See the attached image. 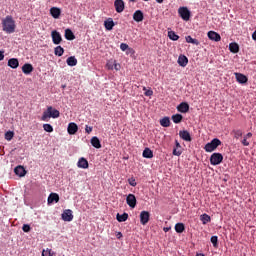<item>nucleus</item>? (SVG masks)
Returning a JSON list of instances; mask_svg holds the SVG:
<instances>
[{"label":"nucleus","instance_id":"1","mask_svg":"<svg viewBox=\"0 0 256 256\" xmlns=\"http://www.w3.org/2000/svg\"><path fill=\"white\" fill-rule=\"evenodd\" d=\"M16 27L13 16H6L5 19L2 20V29L5 33H15Z\"/></svg>","mask_w":256,"mask_h":256},{"label":"nucleus","instance_id":"2","mask_svg":"<svg viewBox=\"0 0 256 256\" xmlns=\"http://www.w3.org/2000/svg\"><path fill=\"white\" fill-rule=\"evenodd\" d=\"M61 113L57 109H53V106H48L47 111L43 112L42 121H48V119H57L59 118Z\"/></svg>","mask_w":256,"mask_h":256},{"label":"nucleus","instance_id":"3","mask_svg":"<svg viewBox=\"0 0 256 256\" xmlns=\"http://www.w3.org/2000/svg\"><path fill=\"white\" fill-rule=\"evenodd\" d=\"M219 145H221V140H219V138H214L204 146V151H206V153H213Z\"/></svg>","mask_w":256,"mask_h":256},{"label":"nucleus","instance_id":"4","mask_svg":"<svg viewBox=\"0 0 256 256\" xmlns=\"http://www.w3.org/2000/svg\"><path fill=\"white\" fill-rule=\"evenodd\" d=\"M178 13L183 21H189L191 19V11L187 7H180Z\"/></svg>","mask_w":256,"mask_h":256},{"label":"nucleus","instance_id":"5","mask_svg":"<svg viewBox=\"0 0 256 256\" xmlns=\"http://www.w3.org/2000/svg\"><path fill=\"white\" fill-rule=\"evenodd\" d=\"M211 165H221L223 163V154L221 153H213L210 156Z\"/></svg>","mask_w":256,"mask_h":256},{"label":"nucleus","instance_id":"6","mask_svg":"<svg viewBox=\"0 0 256 256\" xmlns=\"http://www.w3.org/2000/svg\"><path fill=\"white\" fill-rule=\"evenodd\" d=\"M52 42L54 45L61 44V41H63V38L61 37V33H59L57 30H53L51 32Z\"/></svg>","mask_w":256,"mask_h":256},{"label":"nucleus","instance_id":"7","mask_svg":"<svg viewBox=\"0 0 256 256\" xmlns=\"http://www.w3.org/2000/svg\"><path fill=\"white\" fill-rule=\"evenodd\" d=\"M114 7L117 13H123L125 11V2L123 0H115Z\"/></svg>","mask_w":256,"mask_h":256},{"label":"nucleus","instance_id":"8","mask_svg":"<svg viewBox=\"0 0 256 256\" xmlns=\"http://www.w3.org/2000/svg\"><path fill=\"white\" fill-rule=\"evenodd\" d=\"M151 217V214L149 211H142L140 213V223L141 225H147L149 223V219Z\"/></svg>","mask_w":256,"mask_h":256},{"label":"nucleus","instance_id":"9","mask_svg":"<svg viewBox=\"0 0 256 256\" xmlns=\"http://www.w3.org/2000/svg\"><path fill=\"white\" fill-rule=\"evenodd\" d=\"M126 203L131 207V209H135V207H137V198L133 194H129L126 197Z\"/></svg>","mask_w":256,"mask_h":256},{"label":"nucleus","instance_id":"10","mask_svg":"<svg viewBox=\"0 0 256 256\" xmlns=\"http://www.w3.org/2000/svg\"><path fill=\"white\" fill-rule=\"evenodd\" d=\"M133 19L136 21V23H141L143 19H145V16L143 15V11L141 10H136L133 14Z\"/></svg>","mask_w":256,"mask_h":256},{"label":"nucleus","instance_id":"11","mask_svg":"<svg viewBox=\"0 0 256 256\" xmlns=\"http://www.w3.org/2000/svg\"><path fill=\"white\" fill-rule=\"evenodd\" d=\"M63 221L70 222L73 219V211L71 209L64 210L62 213Z\"/></svg>","mask_w":256,"mask_h":256},{"label":"nucleus","instance_id":"12","mask_svg":"<svg viewBox=\"0 0 256 256\" xmlns=\"http://www.w3.org/2000/svg\"><path fill=\"white\" fill-rule=\"evenodd\" d=\"M208 38L210 39V41H216V42L221 41V35L215 31H209Z\"/></svg>","mask_w":256,"mask_h":256},{"label":"nucleus","instance_id":"13","mask_svg":"<svg viewBox=\"0 0 256 256\" xmlns=\"http://www.w3.org/2000/svg\"><path fill=\"white\" fill-rule=\"evenodd\" d=\"M179 137H181L183 141H188V142L192 141L191 134L187 130H180Z\"/></svg>","mask_w":256,"mask_h":256},{"label":"nucleus","instance_id":"14","mask_svg":"<svg viewBox=\"0 0 256 256\" xmlns=\"http://www.w3.org/2000/svg\"><path fill=\"white\" fill-rule=\"evenodd\" d=\"M104 27L106 31H113V27H115V22L113 21V18H108L106 21H104Z\"/></svg>","mask_w":256,"mask_h":256},{"label":"nucleus","instance_id":"15","mask_svg":"<svg viewBox=\"0 0 256 256\" xmlns=\"http://www.w3.org/2000/svg\"><path fill=\"white\" fill-rule=\"evenodd\" d=\"M33 65L26 63L22 66V72L24 73V75H31V73H33Z\"/></svg>","mask_w":256,"mask_h":256},{"label":"nucleus","instance_id":"16","mask_svg":"<svg viewBox=\"0 0 256 256\" xmlns=\"http://www.w3.org/2000/svg\"><path fill=\"white\" fill-rule=\"evenodd\" d=\"M79 131V126L75 124V122H71L68 124V133L69 135H75Z\"/></svg>","mask_w":256,"mask_h":256},{"label":"nucleus","instance_id":"17","mask_svg":"<svg viewBox=\"0 0 256 256\" xmlns=\"http://www.w3.org/2000/svg\"><path fill=\"white\" fill-rule=\"evenodd\" d=\"M251 137H253V133L251 132H248L246 135L243 136L241 143L244 147H249V145H251V142H249V139H251Z\"/></svg>","mask_w":256,"mask_h":256},{"label":"nucleus","instance_id":"18","mask_svg":"<svg viewBox=\"0 0 256 256\" xmlns=\"http://www.w3.org/2000/svg\"><path fill=\"white\" fill-rule=\"evenodd\" d=\"M77 167H79V169H89V162L82 157L78 160Z\"/></svg>","mask_w":256,"mask_h":256},{"label":"nucleus","instance_id":"19","mask_svg":"<svg viewBox=\"0 0 256 256\" xmlns=\"http://www.w3.org/2000/svg\"><path fill=\"white\" fill-rule=\"evenodd\" d=\"M48 205H51L53 203H59V194L57 193H51L49 196H48Z\"/></svg>","mask_w":256,"mask_h":256},{"label":"nucleus","instance_id":"20","mask_svg":"<svg viewBox=\"0 0 256 256\" xmlns=\"http://www.w3.org/2000/svg\"><path fill=\"white\" fill-rule=\"evenodd\" d=\"M50 15L54 18V19H59V17H61V9L57 8V7H52L50 9Z\"/></svg>","mask_w":256,"mask_h":256},{"label":"nucleus","instance_id":"21","mask_svg":"<svg viewBox=\"0 0 256 256\" xmlns=\"http://www.w3.org/2000/svg\"><path fill=\"white\" fill-rule=\"evenodd\" d=\"M188 63H189V59L187 58V56L180 55L178 57V65H180V67H187Z\"/></svg>","mask_w":256,"mask_h":256},{"label":"nucleus","instance_id":"22","mask_svg":"<svg viewBox=\"0 0 256 256\" xmlns=\"http://www.w3.org/2000/svg\"><path fill=\"white\" fill-rule=\"evenodd\" d=\"M235 77H236V81L238 83H241L242 85L247 83V81H248L247 76H245L244 74H241V73H235Z\"/></svg>","mask_w":256,"mask_h":256},{"label":"nucleus","instance_id":"23","mask_svg":"<svg viewBox=\"0 0 256 256\" xmlns=\"http://www.w3.org/2000/svg\"><path fill=\"white\" fill-rule=\"evenodd\" d=\"M90 143L92 147H95V149H101V141L97 136H93L90 140Z\"/></svg>","mask_w":256,"mask_h":256},{"label":"nucleus","instance_id":"24","mask_svg":"<svg viewBox=\"0 0 256 256\" xmlns=\"http://www.w3.org/2000/svg\"><path fill=\"white\" fill-rule=\"evenodd\" d=\"M15 175H18V177H25L27 171H25V168L23 166H17L14 169Z\"/></svg>","mask_w":256,"mask_h":256},{"label":"nucleus","instance_id":"25","mask_svg":"<svg viewBox=\"0 0 256 256\" xmlns=\"http://www.w3.org/2000/svg\"><path fill=\"white\" fill-rule=\"evenodd\" d=\"M179 113H187L189 111V104L186 102H182L177 107Z\"/></svg>","mask_w":256,"mask_h":256},{"label":"nucleus","instance_id":"26","mask_svg":"<svg viewBox=\"0 0 256 256\" xmlns=\"http://www.w3.org/2000/svg\"><path fill=\"white\" fill-rule=\"evenodd\" d=\"M8 67H11V69H17V67H19V60L17 58L9 59Z\"/></svg>","mask_w":256,"mask_h":256},{"label":"nucleus","instance_id":"27","mask_svg":"<svg viewBox=\"0 0 256 256\" xmlns=\"http://www.w3.org/2000/svg\"><path fill=\"white\" fill-rule=\"evenodd\" d=\"M116 219L119 223H125V221H127V219H129V214H127L126 212H124L123 214H117L116 215Z\"/></svg>","mask_w":256,"mask_h":256},{"label":"nucleus","instance_id":"28","mask_svg":"<svg viewBox=\"0 0 256 256\" xmlns=\"http://www.w3.org/2000/svg\"><path fill=\"white\" fill-rule=\"evenodd\" d=\"M65 39H67V41H73L75 39V34H73V31H71V29L65 30Z\"/></svg>","mask_w":256,"mask_h":256},{"label":"nucleus","instance_id":"29","mask_svg":"<svg viewBox=\"0 0 256 256\" xmlns=\"http://www.w3.org/2000/svg\"><path fill=\"white\" fill-rule=\"evenodd\" d=\"M66 63L69 67H75V65H77V58L70 56L67 58Z\"/></svg>","mask_w":256,"mask_h":256},{"label":"nucleus","instance_id":"30","mask_svg":"<svg viewBox=\"0 0 256 256\" xmlns=\"http://www.w3.org/2000/svg\"><path fill=\"white\" fill-rule=\"evenodd\" d=\"M142 157H144V159H153V152L149 148H145Z\"/></svg>","mask_w":256,"mask_h":256},{"label":"nucleus","instance_id":"31","mask_svg":"<svg viewBox=\"0 0 256 256\" xmlns=\"http://www.w3.org/2000/svg\"><path fill=\"white\" fill-rule=\"evenodd\" d=\"M229 51L231 53H239V44L232 42L229 44Z\"/></svg>","mask_w":256,"mask_h":256},{"label":"nucleus","instance_id":"32","mask_svg":"<svg viewBox=\"0 0 256 256\" xmlns=\"http://www.w3.org/2000/svg\"><path fill=\"white\" fill-rule=\"evenodd\" d=\"M160 125L161 127H171V120L169 117H164L160 119Z\"/></svg>","mask_w":256,"mask_h":256},{"label":"nucleus","instance_id":"33","mask_svg":"<svg viewBox=\"0 0 256 256\" xmlns=\"http://www.w3.org/2000/svg\"><path fill=\"white\" fill-rule=\"evenodd\" d=\"M200 221L203 225H207V223H211V216H209L208 214H202L200 216Z\"/></svg>","mask_w":256,"mask_h":256},{"label":"nucleus","instance_id":"34","mask_svg":"<svg viewBox=\"0 0 256 256\" xmlns=\"http://www.w3.org/2000/svg\"><path fill=\"white\" fill-rule=\"evenodd\" d=\"M63 53H65V49H63V47H61V46H57V47L54 49V54H55L57 57H63Z\"/></svg>","mask_w":256,"mask_h":256},{"label":"nucleus","instance_id":"35","mask_svg":"<svg viewBox=\"0 0 256 256\" xmlns=\"http://www.w3.org/2000/svg\"><path fill=\"white\" fill-rule=\"evenodd\" d=\"M172 121L173 123H176V124L181 123V121H183V115L181 114L172 115Z\"/></svg>","mask_w":256,"mask_h":256},{"label":"nucleus","instance_id":"36","mask_svg":"<svg viewBox=\"0 0 256 256\" xmlns=\"http://www.w3.org/2000/svg\"><path fill=\"white\" fill-rule=\"evenodd\" d=\"M175 231H176V233H183V231H185V224L177 223L175 225Z\"/></svg>","mask_w":256,"mask_h":256},{"label":"nucleus","instance_id":"37","mask_svg":"<svg viewBox=\"0 0 256 256\" xmlns=\"http://www.w3.org/2000/svg\"><path fill=\"white\" fill-rule=\"evenodd\" d=\"M168 37L171 39V41H179V35H177L175 31H169Z\"/></svg>","mask_w":256,"mask_h":256},{"label":"nucleus","instance_id":"38","mask_svg":"<svg viewBox=\"0 0 256 256\" xmlns=\"http://www.w3.org/2000/svg\"><path fill=\"white\" fill-rule=\"evenodd\" d=\"M186 43H192V45H199V40L191 36H186Z\"/></svg>","mask_w":256,"mask_h":256},{"label":"nucleus","instance_id":"39","mask_svg":"<svg viewBox=\"0 0 256 256\" xmlns=\"http://www.w3.org/2000/svg\"><path fill=\"white\" fill-rule=\"evenodd\" d=\"M232 134H234V139H239L240 137H243V131L240 129L233 130Z\"/></svg>","mask_w":256,"mask_h":256},{"label":"nucleus","instance_id":"40","mask_svg":"<svg viewBox=\"0 0 256 256\" xmlns=\"http://www.w3.org/2000/svg\"><path fill=\"white\" fill-rule=\"evenodd\" d=\"M213 247L217 248L219 247V238L217 236H212L210 239Z\"/></svg>","mask_w":256,"mask_h":256},{"label":"nucleus","instance_id":"41","mask_svg":"<svg viewBox=\"0 0 256 256\" xmlns=\"http://www.w3.org/2000/svg\"><path fill=\"white\" fill-rule=\"evenodd\" d=\"M114 65H115V60H109L106 63V69H108L109 71H113Z\"/></svg>","mask_w":256,"mask_h":256},{"label":"nucleus","instance_id":"42","mask_svg":"<svg viewBox=\"0 0 256 256\" xmlns=\"http://www.w3.org/2000/svg\"><path fill=\"white\" fill-rule=\"evenodd\" d=\"M43 129L46 133H53V126L51 124H44Z\"/></svg>","mask_w":256,"mask_h":256},{"label":"nucleus","instance_id":"43","mask_svg":"<svg viewBox=\"0 0 256 256\" xmlns=\"http://www.w3.org/2000/svg\"><path fill=\"white\" fill-rule=\"evenodd\" d=\"M15 133H13L12 131H8L5 133V139L6 141H11V139H13Z\"/></svg>","mask_w":256,"mask_h":256},{"label":"nucleus","instance_id":"44","mask_svg":"<svg viewBox=\"0 0 256 256\" xmlns=\"http://www.w3.org/2000/svg\"><path fill=\"white\" fill-rule=\"evenodd\" d=\"M172 153L176 157H180V155L183 153V151H181V148H174Z\"/></svg>","mask_w":256,"mask_h":256},{"label":"nucleus","instance_id":"45","mask_svg":"<svg viewBox=\"0 0 256 256\" xmlns=\"http://www.w3.org/2000/svg\"><path fill=\"white\" fill-rule=\"evenodd\" d=\"M128 183L129 185H131V187H137V182L135 181V178H129L128 179Z\"/></svg>","mask_w":256,"mask_h":256},{"label":"nucleus","instance_id":"46","mask_svg":"<svg viewBox=\"0 0 256 256\" xmlns=\"http://www.w3.org/2000/svg\"><path fill=\"white\" fill-rule=\"evenodd\" d=\"M42 256H53V252L51 249H47L46 251H42Z\"/></svg>","mask_w":256,"mask_h":256},{"label":"nucleus","instance_id":"47","mask_svg":"<svg viewBox=\"0 0 256 256\" xmlns=\"http://www.w3.org/2000/svg\"><path fill=\"white\" fill-rule=\"evenodd\" d=\"M22 230L24 231V233H29V231H31V226L28 224H24Z\"/></svg>","mask_w":256,"mask_h":256},{"label":"nucleus","instance_id":"48","mask_svg":"<svg viewBox=\"0 0 256 256\" xmlns=\"http://www.w3.org/2000/svg\"><path fill=\"white\" fill-rule=\"evenodd\" d=\"M120 49H121V51H127V49H129V45H127L125 43H121L120 44Z\"/></svg>","mask_w":256,"mask_h":256},{"label":"nucleus","instance_id":"49","mask_svg":"<svg viewBox=\"0 0 256 256\" xmlns=\"http://www.w3.org/2000/svg\"><path fill=\"white\" fill-rule=\"evenodd\" d=\"M114 69L115 71H120L121 70V64L117 63V61L114 62Z\"/></svg>","mask_w":256,"mask_h":256},{"label":"nucleus","instance_id":"50","mask_svg":"<svg viewBox=\"0 0 256 256\" xmlns=\"http://www.w3.org/2000/svg\"><path fill=\"white\" fill-rule=\"evenodd\" d=\"M92 131H93V127L86 125L85 132L88 133V135H89L90 133H92Z\"/></svg>","mask_w":256,"mask_h":256},{"label":"nucleus","instance_id":"51","mask_svg":"<svg viewBox=\"0 0 256 256\" xmlns=\"http://www.w3.org/2000/svg\"><path fill=\"white\" fill-rule=\"evenodd\" d=\"M144 95H145L146 97H151V96L153 95V90H147V91L144 93Z\"/></svg>","mask_w":256,"mask_h":256},{"label":"nucleus","instance_id":"52","mask_svg":"<svg viewBox=\"0 0 256 256\" xmlns=\"http://www.w3.org/2000/svg\"><path fill=\"white\" fill-rule=\"evenodd\" d=\"M116 237H117V239H122L123 238V233L117 232Z\"/></svg>","mask_w":256,"mask_h":256},{"label":"nucleus","instance_id":"53","mask_svg":"<svg viewBox=\"0 0 256 256\" xmlns=\"http://www.w3.org/2000/svg\"><path fill=\"white\" fill-rule=\"evenodd\" d=\"M175 148H177V149H181V144L179 143V141H175Z\"/></svg>","mask_w":256,"mask_h":256},{"label":"nucleus","instance_id":"54","mask_svg":"<svg viewBox=\"0 0 256 256\" xmlns=\"http://www.w3.org/2000/svg\"><path fill=\"white\" fill-rule=\"evenodd\" d=\"M163 231L164 233H168V231H171V227H164Z\"/></svg>","mask_w":256,"mask_h":256},{"label":"nucleus","instance_id":"55","mask_svg":"<svg viewBox=\"0 0 256 256\" xmlns=\"http://www.w3.org/2000/svg\"><path fill=\"white\" fill-rule=\"evenodd\" d=\"M3 59H5V55L2 51H0V61H3Z\"/></svg>","mask_w":256,"mask_h":256},{"label":"nucleus","instance_id":"56","mask_svg":"<svg viewBox=\"0 0 256 256\" xmlns=\"http://www.w3.org/2000/svg\"><path fill=\"white\" fill-rule=\"evenodd\" d=\"M252 39L254 40V41H256V30L253 32V34H252Z\"/></svg>","mask_w":256,"mask_h":256},{"label":"nucleus","instance_id":"57","mask_svg":"<svg viewBox=\"0 0 256 256\" xmlns=\"http://www.w3.org/2000/svg\"><path fill=\"white\" fill-rule=\"evenodd\" d=\"M156 3H163V0H156Z\"/></svg>","mask_w":256,"mask_h":256},{"label":"nucleus","instance_id":"58","mask_svg":"<svg viewBox=\"0 0 256 256\" xmlns=\"http://www.w3.org/2000/svg\"><path fill=\"white\" fill-rule=\"evenodd\" d=\"M131 3H135V1H137V0H129Z\"/></svg>","mask_w":256,"mask_h":256},{"label":"nucleus","instance_id":"59","mask_svg":"<svg viewBox=\"0 0 256 256\" xmlns=\"http://www.w3.org/2000/svg\"><path fill=\"white\" fill-rule=\"evenodd\" d=\"M196 256H205V255H203V254L200 253V254H197Z\"/></svg>","mask_w":256,"mask_h":256}]
</instances>
